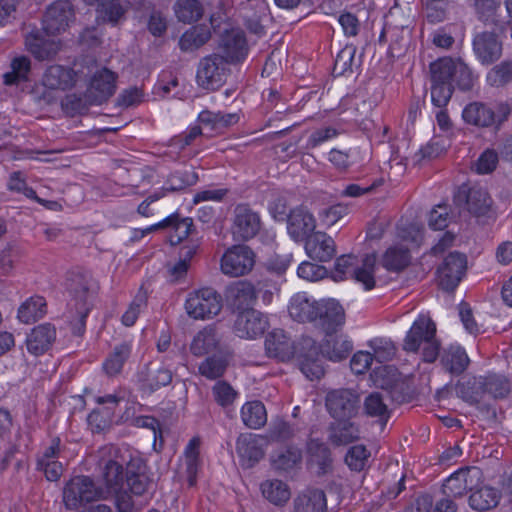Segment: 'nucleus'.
Instances as JSON below:
<instances>
[{
    "mask_svg": "<svg viewBox=\"0 0 512 512\" xmlns=\"http://www.w3.org/2000/svg\"><path fill=\"white\" fill-rule=\"evenodd\" d=\"M265 350L269 357L288 361L295 357L301 372L309 379H320L325 370L320 363L319 349L311 337H302L294 343L283 330L274 329L265 339Z\"/></svg>",
    "mask_w": 512,
    "mask_h": 512,
    "instance_id": "f257e3e1",
    "label": "nucleus"
},
{
    "mask_svg": "<svg viewBox=\"0 0 512 512\" xmlns=\"http://www.w3.org/2000/svg\"><path fill=\"white\" fill-rule=\"evenodd\" d=\"M431 101L435 107L444 108L455 88L471 91L478 76L461 59L440 58L430 64Z\"/></svg>",
    "mask_w": 512,
    "mask_h": 512,
    "instance_id": "f03ea898",
    "label": "nucleus"
},
{
    "mask_svg": "<svg viewBox=\"0 0 512 512\" xmlns=\"http://www.w3.org/2000/svg\"><path fill=\"white\" fill-rule=\"evenodd\" d=\"M511 110V106L506 102L491 105L481 101H473L463 108L462 119L467 125L478 129L498 131L508 120Z\"/></svg>",
    "mask_w": 512,
    "mask_h": 512,
    "instance_id": "7ed1b4c3",
    "label": "nucleus"
},
{
    "mask_svg": "<svg viewBox=\"0 0 512 512\" xmlns=\"http://www.w3.org/2000/svg\"><path fill=\"white\" fill-rule=\"evenodd\" d=\"M423 346V361L433 363L439 356L440 342L436 339V325L425 316L418 317L404 340V349L417 352Z\"/></svg>",
    "mask_w": 512,
    "mask_h": 512,
    "instance_id": "20e7f679",
    "label": "nucleus"
},
{
    "mask_svg": "<svg viewBox=\"0 0 512 512\" xmlns=\"http://www.w3.org/2000/svg\"><path fill=\"white\" fill-rule=\"evenodd\" d=\"M376 261L374 253L366 254L362 259L354 255H342L335 262L332 278L335 281L352 278L362 283L366 290H371L375 286Z\"/></svg>",
    "mask_w": 512,
    "mask_h": 512,
    "instance_id": "39448f33",
    "label": "nucleus"
},
{
    "mask_svg": "<svg viewBox=\"0 0 512 512\" xmlns=\"http://www.w3.org/2000/svg\"><path fill=\"white\" fill-rule=\"evenodd\" d=\"M107 498V490L89 476H76L64 487L63 501L68 509H77L84 503Z\"/></svg>",
    "mask_w": 512,
    "mask_h": 512,
    "instance_id": "423d86ee",
    "label": "nucleus"
},
{
    "mask_svg": "<svg viewBox=\"0 0 512 512\" xmlns=\"http://www.w3.org/2000/svg\"><path fill=\"white\" fill-rule=\"evenodd\" d=\"M454 204L466 210L474 217L487 216L493 200L485 188L479 185L463 183L454 194Z\"/></svg>",
    "mask_w": 512,
    "mask_h": 512,
    "instance_id": "0eeeda50",
    "label": "nucleus"
},
{
    "mask_svg": "<svg viewBox=\"0 0 512 512\" xmlns=\"http://www.w3.org/2000/svg\"><path fill=\"white\" fill-rule=\"evenodd\" d=\"M222 309L221 295L211 287L201 288L189 293L185 301V310L195 320H205L218 315Z\"/></svg>",
    "mask_w": 512,
    "mask_h": 512,
    "instance_id": "6e6552de",
    "label": "nucleus"
},
{
    "mask_svg": "<svg viewBox=\"0 0 512 512\" xmlns=\"http://www.w3.org/2000/svg\"><path fill=\"white\" fill-rule=\"evenodd\" d=\"M228 65L224 57L216 53L203 57L197 66V84L206 90L219 89L226 81Z\"/></svg>",
    "mask_w": 512,
    "mask_h": 512,
    "instance_id": "1a4fd4ad",
    "label": "nucleus"
},
{
    "mask_svg": "<svg viewBox=\"0 0 512 512\" xmlns=\"http://www.w3.org/2000/svg\"><path fill=\"white\" fill-rule=\"evenodd\" d=\"M71 297L69 305L73 308H92V302L98 291V284L88 272H72L66 282Z\"/></svg>",
    "mask_w": 512,
    "mask_h": 512,
    "instance_id": "9d476101",
    "label": "nucleus"
},
{
    "mask_svg": "<svg viewBox=\"0 0 512 512\" xmlns=\"http://www.w3.org/2000/svg\"><path fill=\"white\" fill-rule=\"evenodd\" d=\"M261 229L259 214L247 204H238L233 211L231 233L236 241H248Z\"/></svg>",
    "mask_w": 512,
    "mask_h": 512,
    "instance_id": "9b49d317",
    "label": "nucleus"
},
{
    "mask_svg": "<svg viewBox=\"0 0 512 512\" xmlns=\"http://www.w3.org/2000/svg\"><path fill=\"white\" fill-rule=\"evenodd\" d=\"M359 395L351 389H337L326 396V408L336 420H350L359 410Z\"/></svg>",
    "mask_w": 512,
    "mask_h": 512,
    "instance_id": "f8f14e48",
    "label": "nucleus"
},
{
    "mask_svg": "<svg viewBox=\"0 0 512 512\" xmlns=\"http://www.w3.org/2000/svg\"><path fill=\"white\" fill-rule=\"evenodd\" d=\"M255 255L246 245H234L221 258V270L225 275L239 277L252 270Z\"/></svg>",
    "mask_w": 512,
    "mask_h": 512,
    "instance_id": "ddd939ff",
    "label": "nucleus"
},
{
    "mask_svg": "<svg viewBox=\"0 0 512 512\" xmlns=\"http://www.w3.org/2000/svg\"><path fill=\"white\" fill-rule=\"evenodd\" d=\"M473 53L482 65H491L500 59L503 43L494 31H482L474 35L472 41Z\"/></svg>",
    "mask_w": 512,
    "mask_h": 512,
    "instance_id": "4468645a",
    "label": "nucleus"
},
{
    "mask_svg": "<svg viewBox=\"0 0 512 512\" xmlns=\"http://www.w3.org/2000/svg\"><path fill=\"white\" fill-rule=\"evenodd\" d=\"M268 327V318L262 312L250 308L237 314L233 330L240 338L256 339L262 336Z\"/></svg>",
    "mask_w": 512,
    "mask_h": 512,
    "instance_id": "2eb2a0df",
    "label": "nucleus"
},
{
    "mask_svg": "<svg viewBox=\"0 0 512 512\" xmlns=\"http://www.w3.org/2000/svg\"><path fill=\"white\" fill-rule=\"evenodd\" d=\"M345 323V311L334 299L320 300L313 324L322 329L326 336L335 334Z\"/></svg>",
    "mask_w": 512,
    "mask_h": 512,
    "instance_id": "dca6fc26",
    "label": "nucleus"
},
{
    "mask_svg": "<svg viewBox=\"0 0 512 512\" xmlns=\"http://www.w3.org/2000/svg\"><path fill=\"white\" fill-rule=\"evenodd\" d=\"M466 265L467 260L464 254L450 253L437 269L439 286L447 292L453 291L459 285Z\"/></svg>",
    "mask_w": 512,
    "mask_h": 512,
    "instance_id": "f3484780",
    "label": "nucleus"
},
{
    "mask_svg": "<svg viewBox=\"0 0 512 512\" xmlns=\"http://www.w3.org/2000/svg\"><path fill=\"white\" fill-rule=\"evenodd\" d=\"M480 474V470L476 467L460 468L444 481L443 494L454 498L464 496L478 484Z\"/></svg>",
    "mask_w": 512,
    "mask_h": 512,
    "instance_id": "a211bd4d",
    "label": "nucleus"
},
{
    "mask_svg": "<svg viewBox=\"0 0 512 512\" xmlns=\"http://www.w3.org/2000/svg\"><path fill=\"white\" fill-rule=\"evenodd\" d=\"M74 17L73 5L69 0H58L52 3L43 16V30L47 34H58L65 31Z\"/></svg>",
    "mask_w": 512,
    "mask_h": 512,
    "instance_id": "6ab92c4d",
    "label": "nucleus"
},
{
    "mask_svg": "<svg viewBox=\"0 0 512 512\" xmlns=\"http://www.w3.org/2000/svg\"><path fill=\"white\" fill-rule=\"evenodd\" d=\"M43 29H34L26 35L27 50L39 61L53 59L60 50V41Z\"/></svg>",
    "mask_w": 512,
    "mask_h": 512,
    "instance_id": "aec40b11",
    "label": "nucleus"
},
{
    "mask_svg": "<svg viewBox=\"0 0 512 512\" xmlns=\"http://www.w3.org/2000/svg\"><path fill=\"white\" fill-rule=\"evenodd\" d=\"M236 452L240 459V465L245 469H250L265 455L264 438L251 433L240 434L236 440Z\"/></svg>",
    "mask_w": 512,
    "mask_h": 512,
    "instance_id": "412c9836",
    "label": "nucleus"
},
{
    "mask_svg": "<svg viewBox=\"0 0 512 512\" xmlns=\"http://www.w3.org/2000/svg\"><path fill=\"white\" fill-rule=\"evenodd\" d=\"M126 483L131 493L136 496H142L153 488L149 468L142 458H132L127 464Z\"/></svg>",
    "mask_w": 512,
    "mask_h": 512,
    "instance_id": "4be33fe9",
    "label": "nucleus"
},
{
    "mask_svg": "<svg viewBox=\"0 0 512 512\" xmlns=\"http://www.w3.org/2000/svg\"><path fill=\"white\" fill-rule=\"evenodd\" d=\"M115 83L116 75L112 71L107 68L97 71L86 89L88 98L96 105L106 102L115 93Z\"/></svg>",
    "mask_w": 512,
    "mask_h": 512,
    "instance_id": "5701e85b",
    "label": "nucleus"
},
{
    "mask_svg": "<svg viewBox=\"0 0 512 512\" xmlns=\"http://www.w3.org/2000/svg\"><path fill=\"white\" fill-rule=\"evenodd\" d=\"M286 221L288 234L297 242L305 241L316 227L314 216L304 206L292 209Z\"/></svg>",
    "mask_w": 512,
    "mask_h": 512,
    "instance_id": "b1692460",
    "label": "nucleus"
},
{
    "mask_svg": "<svg viewBox=\"0 0 512 512\" xmlns=\"http://www.w3.org/2000/svg\"><path fill=\"white\" fill-rule=\"evenodd\" d=\"M173 379V372L164 365L148 363L139 372L138 380L141 389L153 393L169 385Z\"/></svg>",
    "mask_w": 512,
    "mask_h": 512,
    "instance_id": "393cba45",
    "label": "nucleus"
},
{
    "mask_svg": "<svg viewBox=\"0 0 512 512\" xmlns=\"http://www.w3.org/2000/svg\"><path fill=\"white\" fill-rule=\"evenodd\" d=\"M440 365L442 369L452 376L463 374L469 364L470 359L463 347L458 344H451L439 352Z\"/></svg>",
    "mask_w": 512,
    "mask_h": 512,
    "instance_id": "a878e982",
    "label": "nucleus"
},
{
    "mask_svg": "<svg viewBox=\"0 0 512 512\" xmlns=\"http://www.w3.org/2000/svg\"><path fill=\"white\" fill-rule=\"evenodd\" d=\"M305 250L308 256L319 262L331 260L335 253L334 240L324 232H315L305 240Z\"/></svg>",
    "mask_w": 512,
    "mask_h": 512,
    "instance_id": "bb28decb",
    "label": "nucleus"
},
{
    "mask_svg": "<svg viewBox=\"0 0 512 512\" xmlns=\"http://www.w3.org/2000/svg\"><path fill=\"white\" fill-rule=\"evenodd\" d=\"M318 304L319 301L308 296L306 292H299L290 300L288 306L289 315L300 323H313L317 315Z\"/></svg>",
    "mask_w": 512,
    "mask_h": 512,
    "instance_id": "cd10ccee",
    "label": "nucleus"
},
{
    "mask_svg": "<svg viewBox=\"0 0 512 512\" xmlns=\"http://www.w3.org/2000/svg\"><path fill=\"white\" fill-rule=\"evenodd\" d=\"M55 339V326L50 323L40 324L34 327L31 333L27 336V349L33 355H42L51 347Z\"/></svg>",
    "mask_w": 512,
    "mask_h": 512,
    "instance_id": "c85d7f7f",
    "label": "nucleus"
},
{
    "mask_svg": "<svg viewBox=\"0 0 512 512\" xmlns=\"http://www.w3.org/2000/svg\"><path fill=\"white\" fill-rule=\"evenodd\" d=\"M88 5L96 6L97 18L113 26L125 18L126 0H83Z\"/></svg>",
    "mask_w": 512,
    "mask_h": 512,
    "instance_id": "c756f323",
    "label": "nucleus"
},
{
    "mask_svg": "<svg viewBox=\"0 0 512 512\" xmlns=\"http://www.w3.org/2000/svg\"><path fill=\"white\" fill-rule=\"evenodd\" d=\"M318 349L319 359H321L320 355H322L331 361L337 362L346 359L350 355L353 343L346 335L334 336L331 334L327 336L321 347L318 346ZM320 363H322V360H320ZM321 365L323 366V364Z\"/></svg>",
    "mask_w": 512,
    "mask_h": 512,
    "instance_id": "7c9ffc66",
    "label": "nucleus"
},
{
    "mask_svg": "<svg viewBox=\"0 0 512 512\" xmlns=\"http://www.w3.org/2000/svg\"><path fill=\"white\" fill-rule=\"evenodd\" d=\"M132 354V345L129 342L116 344L107 354L102 363V370L109 378L119 376Z\"/></svg>",
    "mask_w": 512,
    "mask_h": 512,
    "instance_id": "2f4dec72",
    "label": "nucleus"
},
{
    "mask_svg": "<svg viewBox=\"0 0 512 512\" xmlns=\"http://www.w3.org/2000/svg\"><path fill=\"white\" fill-rule=\"evenodd\" d=\"M221 49L227 64L241 61L247 55V43L243 32L230 31L221 39Z\"/></svg>",
    "mask_w": 512,
    "mask_h": 512,
    "instance_id": "473e14b6",
    "label": "nucleus"
},
{
    "mask_svg": "<svg viewBox=\"0 0 512 512\" xmlns=\"http://www.w3.org/2000/svg\"><path fill=\"white\" fill-rule=\"evenodd\" d=\"M295 512H326L327 498L322 489L308 488L293 500Z\"/></svg>",
    "mask_w": 512,
    "mask_h": 512,
    "instance_id": "72a5a7b5",
    "label": "nucleus"
},
{
    "mask_svg": "<svg viewBox=\"0 0 512 512\" xmlns=\"http://www.w3.org/2000/svg\"><path fill=\"white\" fill-rule=\"evenodd\" d=\"M227 298L231 305L240 312L252 308L257 294L253 284L248 281H238L228 287Z\"/></svg>",
    "mask_w": 512,
    "mask_h": 512,
    "instance_id": "f704fd0d",
    "label": "nucleus"
},
{
    "mask_svg": "<svg viewBox=\"0 0 512 512\" xmlns=\"http://www.w3.org/2000/svg\"><path fill=\"white\" fill-rule=\"evenodd\" d=\"M170 227L172 234L170 235V242L172 245H177L185 238L189 236L193 228L192 218H180L179 214L175 213L166 217L161 222L151 226L149 231L156 230L158 228Z\"/></svg>",
    "mask_w": 512,
    "mask_h": 512,
    "instance_id": "c9c22d12",
    "label": "nucleus"
},
{
    "mask_svg": "<svg viewBox=\"0 0 512 512\" xmlns=\"http://www.w3.org/2000/svg\"><path fill=\"white\" fill-rule=\"evenodd\" d=\"M220 344V337L214 326L208 325L200 330L190 344L193 355L200 357L216 351Z\"/></svg>",
    "mask_w": 512,
    "mask_h": 512,
    "instance_id": "e433bc0d",
    "label": "nucleus"
},
{
    "mask_svg": "<svg viewBox=\"0 0 512 512\" xmlns=\"http://www.w3.org/2000/svg\"><path fill=\"white\" fill-rule=\"evenodd\" d=\"M359 437L358 426L350 420H337L329 426L328 439L336 447L355 442Z\"/></svg>",
    "mask_w": 512,
    "mask_h": 512,
    "instance_id": "4c0bfd02",
    "label": "nucleus"
},
{
    "mask_svg": "<svg viewBox=\"0 0 512 512\" xmlns=\"http://www.w3.org/2000/svg\"><path fill=\"white\" fill-rule=\"evenodd\" d=\"M102 476L105 482L103 490H107V497L120 492L124 484L123 466L113 459L103 461Z\"/></svg>",
    "mask_w": 512,
    "mask_h": 512,
    "instance_id": "58836bf2",
    "label": "nucleus"
},
{
    "mask_svg": "<svg viewBox=\"0 0 512 512\" xmlns=\"http://www.w3.org/2000/svg\"><path fill=\"white\" fill-rule=\"evenodd\" d=\"M42 81L49 89L66 90L74 83L73 71L61 65H52L45 71Z\"/></svg>",
    "mask_w": 512,
    "mask_h": 512,
    "instance_id": "ea45409f",
    "label": "nucleus"
},
{
    "mask_svg": "<svg viewBox=\"0 0 512 512\" xmlns=\"http://www.w3.org/2000/svg\"><path fill=\"white\" fill-rule=\"evenodd\" d=\"M200 439L193 437L184 451V474L190 487L196 485L197 473L200 466Z\"/></svg>",
    "mask_w": 512,
    "mask_h": 512,
    "instance_id": "a19ab883",
    "label": "nucleus"
},
{
    "mask_svg": "<svg viewBox=\"0 0 512 512\" xmlns=\"http://www.w3.org/2000/svg\"><path fill=\"white\" fill-rule=\"evenodd\" d=\"M243 424L250 429H259L267 422V411L259 400L246 402L240 411Z\"/></svg>",
    "mask_w": 512,
    "mask_h": 512,
    "instance_id": "79ce46f5",
    "label": "nucleus"
},
{
    "mask_svg": "<svg viewBox=\"0 0 512 512\" xmlns=\"http://www.w3.org/2000/svg\"><path fill=\"white\" fill-rule=\"evenodd\" d=\"M374 383L381 389L389 390L392 398L399 400L395 393L402 389L403 383L400 381V374L393 366H381L373 372Z\"/></svg>",
    "mask_w": 512,
    "mask_h": 512,
    "instance_id": "37998d69",
    "label": "nucleus"
},
{
    "mask_svg": "<svg viewBox=\"0 0 512 512\" xmlns=\"http://www.w3.org/2000/svg\"><path fill=\"white\" fill-rule=\"evenodd\" d=\"M500 493L489 486L482 487L469 496V506L479 512H484L496 507L500 501Z\"/></svg>",
    "mask_w": 512,
    "mask_h": 512,
    "instance_id": "c03bdc74",
    "label": "nucleus"
},
{
    "mask_svg": "<svg viewBox=\"0 0 512 512\" xmlns=\"http://www.w3.org/2000/svg\"><path fill=\"white\" fill-rule=\"evenodd\" d=\"M411 260L410 251L404 246H392L382 256V266L392 272H399L405 269Z\"/></svg>",
    "mask_w": 512,
    "mask_h": 512,
    "instance_id": "a18cd8bd",
    "label": "nucleus"
},
{
    "mask_svg": "<svg viewBox=\"0 0 512 512\" xmlns=\"http://www.w3.org/2000/svg\"><path fill=\"white\" fill-rule=\"evenodd\" d=\"M47 304L42 296L27 299L18 309V318L23 323H31L42 318L47 312Z\"/></svg>",
    "mask_w": 512,
    "mask_h": 512,
    "instance_id": "49530a36",
    "label": "nucleus"
},
{
    "mask_svg": "<svg viewBox=\"0 0 512 512\" xmlns=\"http://www.w3.org/2000/svg\"><path fill=\"white\" fill-rule=\"evenodd\" d=\"M211 37L209 29L205 26H193L187 30L179 40L183 52H193L203 46Z\"/></svg>",
    "mask_w": 512,
    "mask_h": 512,
    "instance_id": "de8ad7c7",
    "label": "nucleus"
},
{
    "mask_svg": "<svg viewBox=\"0 0 512 512\" xmlns=\"http://www.w3.org/2000/svg\"><path fill=\"white\" fill-rule=\"evenodd\" d=\"M260 488L264 498L277 506L285 504L291 495L288 485L278 479L266 480Z\"/></svg>",
    "mask_w": 512,
    "mask_h": 512,
    "instance_id": "09e8293b",
    "label": "nucleus"
},
{
    "mask_svg": "<svg viewBox=\"0 0 512 512\" xmlns=\"http://www.w3.org/2000/svg\"><path fill=\"white\" fill-rule=\"evenodd\" d=\"M457 395L469 403H477L485 394L483 376L472 377L456 386Z\"/></svg>",
    "mask_w": 512,
    "mask_h": 512,
    "instance_id": "8fccbe9b",
    "label": "nucleus"
},
{
    "mask_svg": "<svg viewBox=\"0 0 512 512\" xmlns=\"http://www.w3.org/2000/svg\"><path fill=\"white\" fill-rule=\"evenodd\" d=\"M364 412L369 417L377 418L382 426L386 425L390 418L388 406L379 392H373L365 398Z\"/></svg>",
    "mask_w": 512,
    "mask_h": 512,
    "instance_id": "3c124183",
    "label": "nucleus"
},
{
    "mask_svg": "<svg viewBox=\"0 0 512 512\" xmlns=\"http://www.w3.org/2000/svg\"><path fill=\"white\" fill-rule=\"evenodd\" d=\"M174 12L180 22L192 23L203 16L204 8L198 0H177Z\"/></svg>",
    "mask_w": 512,
    "mask_h": 512,
    "instance_id": "603ef678",
    "label": "nucleus"
},
{
    "mask_svg": "<svg viewBox=\"0 0 512 512\" xmlns=\"http://www.w3.org/2000/svg\"><path fill=\"white\" fill-rule=\"evenodd\" d=\"M491 87L503 88L512 83V60H504L494 65L486 75Z\"/></svg>",
    "mask_w": 512,
    "mask_h": 512,
    "instance_id": "864d4df0",
    "label": "nucleus"
},
{
    "mask_svg": "<svg viewBox=\"0 0 512 512\" xmlns=\"http://www.w3.org/2000/svg\"><path fill=\"white\" fill-rule=\"evenodd\" d=\"M213 400L223 409L232 407L239 397V392L225 380H217L211 388Z\"/></svg>",
    "mask_w": 512,
    "mask_h": 512,
    "instance_id": "5fc2aeb1",
    "label": "nucleus"
},
{
    "mask_svg": "<svg viewBox=\"0 0 512 512\" xmlns=\"http://www.w3.org/2000/svg\"><path fill=\"white\" fill-rule=\"evenodd\" d=\"M11 71L3 75L5 85H17L28 80L31 70V61L26 56L16 57L11 62Z\"/></svg>",
    "mask_w": 512,
    "mask_h": 512,
    "instance_id": "6e6d98bb",
    "label": "nucleus"
},
{
    "mask_svg": "<svg viewBox=\"0 0 512 512\" xmlns=\"http://www.w3.org/2000/svg\"><path fill=\"white\" fill-rule=\"evenodd\" d=\"M228 367V359L223 355H212L207 357L199 365V373L209 379L216 380L221 378Z\"/></svg>",
    "mask_w": 512,
    "mask_h": 512,
    "instance_id": "4d7b16f0",
    "label": "nucleus"
},
{
    "mask_svg": "<svg viewBox=\"0 0 512 512\" xmlns=\"http://www.w3.org/2000/svg\"><path fill=\"white\" fill-rule=\"evenodd\" d=\"M485 393L495 399L505 398L511 391L509 379L501 374L490 373L483 376Z\"/></svg>",
    "mask_w": 512,
    "mask_h": 512,
    "instance_id": "13d9d810",
    "label": "nucleus"
},
{
    "mask_svg": "<svg viewBox=\"0 0 512 512\" xmlns=\"http://www.w3.org/2000/svg\"><path fill=\"white\" fill-rule=\"evenodd\" d=\"M356 51L357 48L352 44L346 45L339 51L333 66V74L335 76L352 73L354 66H360V61L358 63L355 62Z\"/></svg>",
    "mask_w": 512,
    "mask_h": 512,
    "instance_id": "bf43d9fd",
    "label": "nucleus"
},
{
    "mask_svg": "<svg viewBox=\"0 0 512 512\" xmlns=\"http://www.w3.org/2000/svg\"><path fill=\"white\" fill-rule=\"evenodd\" d=\"M198 119L202 124L210 125L213 129H223L236 124L239 121V115L205 110L199 114Z\"/></svg>",
    "mask_w": 512,
    "mask_h": 512,
    "instance_id": "052dcab7",
    "label": "nucleus"
},
{
    "mask_svg": "<svg viewBox=\"0 0 512 512\" xmlns=\"http://www.w3.org/2000/svg\"><path fill=\"white\" fill-rule=\"evenodd\" d=\"M198 179V174L194 170H178L168 176L164 190L168 192L180 191L195 185Z\"/></svg>",
    "mask_w": 512,
    "mask_h": 512,
    "instance_id": "680f3d73",
    "label": "nucleus"
},
{
    "mask_svg": "<svg viewBox=\"0 0 512 512\" xmlns=\"http://www.w3.org/2000/svg\"><path fill=\"white\" fill-rule=\"evenodd\" d=\"M301 459V451L297 448L289 447L273 455L271 463L273 468L277 471H289L293 469Z\"/></svg>",
    "mask_w": 512,
    "mask_h": 512,
    "instance_id": "e2e57ef3",
    "label": "nucleus"
},
{
    "mask_svg": "<svg viewBox=\"0 0 512 512\" xmlns=\"http://www.w3.org/2000/svg\"><path fill=\"white\" fill-rule=\"evenodd\" d=\"M370 455L371 453L365 445H354L348 449L345 455V463L352 471L360 472L367 466Z\"/></svg>",
    "mask_w": 512,
    "mask_h": 512,
    "instance_id": "0e129e2a",
    "label": "nucleus"
},
{
    "mask_svg": "<svg viewBox=\"0 0 512 512\" xmlns=\"http://www.w3.org/2000/svg\"><path fill=\"white\" fill-rule=\"evenodd\" d=\"M147 307V293L142 288L135 295L128 309L122 315L123 325L133 326L138 319L140 313Z\"/></svg>",
    "mask_w": 512,
    "mask_h": 512,
    "instance_id": "69168bd1",
    "label": "nucleus"
},
{
    "mask_svg": "<svg viewBox=\"0 0 512 512\" xmlns=\"http://www.w3.org/2000/svg\"><path fill=\"white\" fill-rule=\"evenodd\" d=\"M369 346L373 350V359L379 363L391 360L396 354V348L393 342L385 338H375L369 342Z\"/></svg>",
    "mask_w": 512,
    "mask_h": 512,
    "instance_id": "338daca9",
    "label": "nucleus"
},
{
    "mask_svg": "<svg viewBox=\"0 0 512 512\" xmlns=\"http://www.w3.org/2000/svg\"><path fill=\"white\" fill-rule=\"evenodd\" d=\"M422 5L427 21L437 24L447 19V5L445 1L422 0Z\"/></svg>",
    "mask_w": 512,
    "mask_h": 512,
    "instance_id": "774afa93",
    "label": "nucleus"
}]
</instances>
